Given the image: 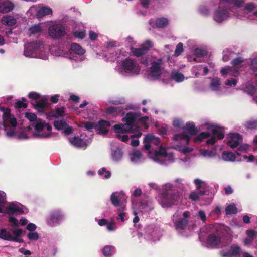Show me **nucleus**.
I'll list each match as a JSON object with an SVG mask.
<instances>
[{"label":"nucleus","instance_id":"1","mask_svg":"<svg viewBox=\"0 0 257 257\" xmlns=\"http://www.w3.org/2000/svg\"><path fill=\"white\" fill-rule=\"evenodd\" d=\"M158 198L163 207H169L178 201L179 195L178 191L172 189L171 185H165L162 192L158 194Z\"/></svg>","mask_w":257,"mask_h":257},{"label":"nucleus","instance_id":"2","mask_svg":"<svg viewBox=\"0 0 257 257\" xmlns=\"http://www.w3.org/2000/svg\"><path fill=\"white\" fill-rule=\"evenodd\" d=\"M140 112H128L125 117L123 118V119H125V124L115 125L113 126L114 130L117 133L122 134L135 132L138 130V127L135 124V122L138 117H140Z\"/></svg>","mask_w":257,"mask_h":257},{"label":"nucleus","instance_id":"3","mask_svg":"<svg viewBox=\"0 0 257 257\" xmlns=\"http://www.w3.org/2000/svg\"><path fill=\"white\" fill-rule=\"evenodd\" d=\"M63 213L59 209L51 210L46 219L47 224L50 227L59 224L64 219Z\"/></svg>","mask_w":257,"mask_h":257},{"label":"nucleus","instance_id":"4","mask_svg":"<svg viewBox=\"0 0 257 257\" xmlns=\"http://www.w3.org/2000/svg\"><path fill=\"white\" fill-rule=\"evenodd\" d=\"M162 59L161 58L158 59L157 61L151 62L149 75L154 79H158L162 74Z\"/></svg>","mask_w":257,"mask_h":257},{"label":"nucleus","instance_id":"5","mask_svg":"<svg viewBox=\"0 0 257 257\" xmlns=\"http://www.w3.org/2000/svg\"><path fill=\"white\" fill-rule=\"evenodd\" d=\"M43 46V44L37 41L28 43L25 45L24 54L27 57H33L38 50Z\"/></svg>","mask_w":257,"mask_h":257},{"label":"nucleus","instance_id":"6","mask_svg":"<svg viewBox=\"0 0 257 257\" xmlns=\"http://www.w3.org/2000/svg\"><path fill=\"white\" fill-rule=\"evenodd\" d=\"M152 46V42L149 40H147L141 46L140 48L132 47L131 51L133 55L138 57H141L145 55Z\"/></svg>","mask_w":257,"mask_h":257},{"label":"nucleus","instance_id":"7","mask_svg":"<svg viewBox=\"0 0 257 257\" xmlns=\"http://www.w3.org/2000/svg\"><path fill=\"white\" fill-rule=\"evenodd\" d=\"M48 31L49 35L54 39L60 38L65 34L64 27L60 24L50 26Z\"/></svg>","mask_w":257,"mask_h":257},{"label":"nucleus","instance_id":"8","mask_svg":"<svg viewBox=\"0 0 257 257\" xmlns=\"http://www.w3.org/2000/svg\"><path fill=\"white\" fill-rule=\"evenodd\" d=\"M46 125V122L45 121L39 118L38 119V121L35 123L34 125V128L36 130V133L34 134V136L37 138H49L51 136V133H41V132H42L45 128V125Z\"/></svg>","mask_w":257,"mask_h":257},{"label":"nucleus","instance_id":"9","mask_svg":"<svg viewBox=\"0 0 257 257\" xmlns=\"http://www.w3.org/2000/svg\"><path fill=\"white\" fill-rule=\"evenodd\" d=\"M65 107L63 106L61 107H56L54 109L51 110L46 114L47 118L50 120L53 118H59L64 116Z\"/></svg>","mask_w":257,"mask_h":257},{"label":"nucleus","instance_id":"10","mask_svg":"<svg viewBox=\"0 0 257 257\" xmlns=\"http://www.w3.org/2000/svg\"><path fill=\"white\" fill-rule=\"evenodd\" d=\"M221 5L218 10H216L214 14V19L215 21L221 23L229 17V12L227 9H221Z\"/></svg>","mask_w":257,"mask_h":257},{"label":"nucleus","instance_id":"11","mask_svg":"<svg viewBox=\"0 0 257 257\" xmlns=\"http://www.w3.org/2000/svg\"><path fill=\"white\" fill-rule=\"evenodd\" d=\"M242 136L238 133L230 134L229 139L227 142V145L231 148L237 147L242 141Z\"/></svg>","mask_w":257,"mask_h":257},{"label":"nucleus","instance_id":"12","mask_svg":"<svg viewBox=\"0 0 257 257\" xmlns=\"http://www.w3.org/2000/svg\"><path fill=\"white\" fill-rule=\"evenodd\" d=\"M110 126V123L108 121L100 120L96 124V130L99 131V133L106 135L108 133V130L106 128Z\"/></svg>","mask_w":257,"mask_h":257},{"label":"nucleus","instance_id":"13","mask_svg":"<svg viewBox=\"0 0 257 257\" xmlns=\"http://www.w3.org/2000/svg\"><path fill=\"white\" fill-rule=\"evenodd\" d=\"M207 244L212 247H217L221 242V238L214 234H209L206 239Z\"/></svg>","mask_w":257,"mask_h":257},{"label":"nucleus","instance_id":"14","mask_svg":"<svg viewBox=\"0 0 257 257\" xmlns=\"http://www.w3.org/2000/svg\"><path fill=\"white\" fill-rule=\"evenodd\" d=\"M6 213L9 215H14V214H22L24 213L23 209L19 206L11 203L10 205L6 208Z\"/></svg>","mask_w":257,"mask_h":257},{"label":"nucleus","instance_id":"15","mask_svg":"<svg viewBox=\"0 0 257 257\" xmlns=\"http://www.w3.org/2000/svg\"><path fill=\"white\" fill-rule=\"evenodd\" d=\"M173 223L176 230H184L188 225L189 221L187 219L179 218Z\"/></svg>","mask_w":257,"mask_h":257},{"label":"nucleus","instance_id":"16","mask_svg":"<svg viewBox=\"0 0 257 257\" xmlns=\"http://www.w3.org/2000/svg\"><path fill=\"white\" fill-rule=\"evenodd\" d=\"M69 140L70 143L76 147L83 148L86 146L85 142L79 137L69 138Z\"/></svg>","mask_w":257,"mask_h":257},{"label":"nucleus","instance_id":"17","mask_svg":"<svg viewBox=\"0 0 257 257\" xmlns=\"http://www.w3.org/2000/svg\"><path fill=\"white\" fill-rule=\"evenodd\" d=\"M211 131L213 136L216 137L218 139L221 140L224 138V134L222 127L217 125H212Z\"/></svg>","mask_w":257,"mask_h":257},{"label":"nucleus","instance_id":"18","mask_svg":"<svg viewBox=\"0 0 257 257\" xmlns=\"http://www.w3.org/2000/svg\"><path fill=\"white\" fill-rule=\"evenodd\" d=\"M47 103V98L44 97L40 100L37 101L36 104L34 105V107L39 112H43Z\"/></svg>","mask_w":257,"mask_h":257},{"label":"nucleus","instance_id":"19","mask_svg":"<svg viewBox=\"0 0 257 257\" xmlns=\"http://www.w3.org/2000/svg\"><path fill=\"white\" fill-rule=\"evenodd\" d=\"M106 113L108 114H112L113 116H116L120 114H123V108L121 106H110L107 108Z\"/></svg>","mask_w":257,"mask_h":257},{"label":"nucleus","instance_id":"20","mask_svg":"<svg viewBox=\"0 0 257 257\" xmlns=\"http://www.w3.org/2000/svg\"><path fill=\"white\" fill-rule=\"evenodd\" d=\"M13 4L10 1H6L0 4V12L7 13L14 9Z\"/></svg>","mask_w":257,"mask_h":257},{"label":"nucleus","instance_id":"21","mask_svg":"<svg viewBox=\"0 0 257 257\" xmlns=\"http://www.w3.org/2000/svg\"><path fill=\"white\" fill-rule=\"evenodd\" d=\"M122 65L125 71H132L136 67V64L133 60L129 58L125 59L122 62Z\"/></svg>","mask_w":257,"mask_h":257},{"label":"nucleus","instance_id":"22","mask_svg":"<svg viewBox=\"0 0 257 257\" xmlns=\"http://www.w3.org/2000/svg\"><path fill=\"white\" fill-rule=\"evenodd\" d=\"M226 3L229 5H232L237 8H240L243 6L245 0H220V4Z\"/></svg>","mask_w":257,"mask_h":257},{"label":"nucleus","instance_id":"23","mask_svg":"<svg viewBox=\"0 0 257 257\" xmlns=\"http://www.w3.org/2000/svg\"><path fill=\"white\" fill-rule=\"evenodd\" d=\"M2 22L4 25L12 26L16 24L17 21L14 17L10 15L4 16L2 18Z\"/></svg>","mask_w":257,"mask_h":257},{"label":"nucleus","instance_id":"24","mask_svg":"<svg viewBox=\"0 0 257 257\" xmlns=\"http://www.w3.org/2000/svg\"><path fill=\"white\" fill-rule=\"evenodd\" d=\"M70 51L71 53H74L79 55H83L85 53V50L82 48V47L76 43H73L71 44Z\"/></svg>","mask_w":257,"mask_h":257},{"label":"nucleus","instance_id":"25","mask_svg":"<svg viewBox=\"0 0 257 257\" xmlns=\"http://www.w3.org/2000/svg\"><path fill=\"white\" fill-rule=\"evenodd\" d=\"M175 141L185 140L186 144L188 145L190 140V137L186 134V132H183L181 134H175L173 137Z\"/></svg>","mask_w":257,"mask_h":257},{"label":"nucleus","instance_id":"26","mask_svg":"<svg viewBox=\"0 0 257 257\" xmlns=\"http://www.w3.org/2000/svg\"><path fill=\"white\" fill-rule=\"evenodd\" d=\"M167 153L166 150L162 146L160 147L158 150H155L154 152L153 159L155 161L157 160L160 157H166Z\"/></svg>","mask_w":257,"mask_h":257},{"label":"nucleus","instance_id":"27","mask_svg":"<svg viewBox=\"0 0 257 257\" xmlns=\"http://www.w3.org/2000/svg\"><path fill=\"white\" fill-rule=\"evenodd\" d=\"M115 251V248L111 245H106L102 249V253L106 257H110Z\"/></svg>","mask_w":257,"mask_h":257},{"label":"nucleus","instance_id":"28","mask_svg":"<svg viewBox=\"0 0 257 257\" xmlns=\"http://www.w3.org/2000/svg\"><path fill=\"white\" fill-rule=\"evenodd\" d=\"M244 127L249 131L257 130V120L251 119L245 122Z\"/></svg>","mask_w":257,"mask_h":257},{"label":"nucleus","instance_id":"29","mask_svg":"<svg viewBox=\"0 0 257 257\" xmlns=\"http://www.w3.org/2000/svg\"><path fill=\"white\" fill-rule=\"evenodd\" d=\"M221 85L220 79L218 77L212 79L210 84V88L213 91H217Z\"/></svg>","mask_w":257,"mask_h":257},{"label":"nucleus","instance_id":"30","mask_svg":"<svg viewBox=\"0 0 257 257\" xmlns=\"http://www.w3.org/2000/svg\"><path fill=\"white\" fill-rule=\"evenodd\" d=\"M170 77L171 79L175 80L177 82H181L184 80L183 74L176 71H173L171 72Z\"/></svg>","mask_w":257,"mask_h":257},{"label":"nucleus","instance_id":"31","mask_svg":"<svg viewBox=\"0 0 257 257\" xmlns=\"http://www.w3.org/2000/svg\"><path fill=\"white\" fill-rule=\"evenodd\" d=\"M184 128L187 130L188 133L191 135H195L198 132V130L195 127V124L193 122H187Z\"/></svg>","mask_w":257,"mask_h":257},{"label":"nucleus","instance_id":"32","mask_svg":"<svg viewBox=\"0 0 257 257\" xmlns=\"http://www.w3.org/2000/svg\"><path fill=\"white\" fill-rule=\"evenodd\" d=\"M123 156V152L120 148H117L111 153V157L113 160L115 161H118L120 160Z\"/></svg>","mask_w":257,"mask_h":257},{"label":"nucleus","instance_id":"33","mask_svg":"<svg viewBox=\"0 0 257 257\" xmlns=\"http://www.w3.org/2000/svg\"><path fill=\"white\" fill-rule=\"evenodd\" d=\"M168 24V20L164 17L157 18L155 22L156 27L159 28H163L166 27Z\"/></svg>","mask_w":257,"mask_h":257},{"label":"nucleus","instance_id":"34","mask_svg":"<svg viewBox=\"0 0 257 257\" xmlns=\"http://www.w3.org/2000/svg\"><path fill=\"white\" fill-rule=\"evenodd\" d=\"M139 208L142 211L148 212L151 211L153 208L149 205L148 201L146 200H142L139 203Z\"/></svg>","mask_w":257,"mask_h":257},{"label":"nucleus","instance_id":"35","mask_svg":"<svg viewBox=\"0 0 257 257\" xmlns=\"http://www.w3.org/2000/svg\"><path fill=\"white\" fill-rule=\"evenodd\" d=\"M223 159L226 161H234L236 159V156L234 153L231 152L224 151L222 154Z\"/></svg>","mask_w":257,"mask_h":257},{"label":"nucleus","instance_id":"36","mask_svg":"<svg viewBox=\"0 0 257 257\" xmlns=\"http://www.w3.org/2000/svg\"><path fill=\"white\" fill-rule=\"evenodd\" d=\"M154 139V135L151 134L147 135L144 139V148L146 150H149L151 141Z\"/></svg>","mask_w":257,"mask_h":257},{"label":"nucleus","instance_id":"37","mask_svg":"<svg viewBox=\"0 0 257 257\" xmlns=\"http://www.w3.org/2000/svg\"><path fill=\"white\" fill-rule=\"evenodd\" d=\"M52 13L51 8L47 7H43L37 12V16L38 17H42L47 15H49Z\"/></svg>","mask_w":257,"mask_h":257},{"label":"nucleus","instance_id":"38","mask_svg":"<svg viewBox=\"0 0 257 257\" xmlns=\"http://www.w3.org/2000/svg\"><path fill=\"white\" fill-rule=\"evenodd\" d=\"M210 134L208 132H203L196 136L194 139L195 142H201L204 139L209 138Z\"/></svg>","mask_w":257,"mask_h":257},{"label":"nucleus","instance_id":"39","mask_svg":"<svg viewBox=\"0 0 257 257\" xmlns=\"http://www.w3.org/2000/svg\"><path fill=\"white\" fill-rule=\"evenodd\" d=\"M244 91L249 94L253 95L255 93L256 89L252 84L247 83L244 88Z\"/></svg>","mask_w":257,"mask_h":257},{"label":"nucleus","instance_id":"40","mask_svg":"<svg viewBox=\"0 0 257 257\" xmlns=\"http://www.w3.org/2000/svg\"><path fill=\"white\" fill-rule=\"evenodd\" d=\"M67 126V123L62 120H57L54 122V126L57 130H62Z\"/></svg>","mask_w":257,"mask_h":257},{"label":"nucleus","instance_id":"41","mask_svg":"<svg viewBox=\"0 0 257 257\" xmlns=\"http://www.w3.org/2000/svg\"><path fill=\"white\" fill-rule=\"evenodd\" d=\"M226 215L235 214L237 213V209L234 205H229L225 208Z\"/></svg>","mask_w":257,"mask_h":257},{"label":"nucleus","instance_id":"42","mask_svg":"<svg viewBox=\"0 0 257 257\" xmlns=\"http://www.w3.org/2000/svg\"><path fill=\"white\" fill-rule=\"evenodd\" d=\"M117 193H113L110 197V200L112 204L115 207H118L120 205V201L117 195Z\"/></svg>","mask_w":257,"mask_h":257},{"label":"nucleus","instance_id":"43","mask_svg":"<svg viewBox=\"0 0 257 257\" xmlns=\"http://www.w3.org/2000/svg\"><path fill=\"white\" fill-rule=\"evenodd\" d=\"M230 251L231 256L239 255L242 253L241 248L238 246H231Z\"/></svg>","mask_w":257,"mask_h":257},{"label":"nucleus","instance_id":"44","mask_svg":"<svg viewBox=\"0 0 257 257\" xmlns=\"http://www.w3.org/2000/svg\"><path fill=\"white\" fill-rule=\"evenodd\" d=\"M11 235L9 232H7L6 229H2L0 230V238L2 239L9 240Z\"/></svg>","mask_w":257,"mask_h":257},{"label":"nucleus","instance_id":"45","mask_svg":"<svg viewBox=\"0 0 257 257\" xmlns=\"http://www.w3.org/2000/svg\"><path fill=\"white\" fill-rule=\"evenodd\" d=\"M25 117L31 122L38 121L37 115L33 113L26 112L25 114Z\"/></svg>","mask_w":257,"mask_h":257},{"label":"nucleus","instance_id":"46","mask_svg":"<svg viewBox=\"0 0 257 257\" xmlns=\"http://www.w3.org/2000/svg\"><path fill=\"white\" fill-rule=\"evenodd\" d=\"M183 43L179 42L176 46L174 55L176 57L179 56L183 51Z\"/></svg>","mask_w":257,"mask_h":257},{"label":"nucleus","instance_id":"47","mask_svg":"<svg viewBox=\"0 0 257 257\" xmlns=\"http://www.w3.org/2000/svg\"><path fill=\"white\" fill-rule=\"evenodd\" d=\"M73 35L75 38L82 39L86 36L85 30L83 31H75L73 32Z\"/></svg>","mask_w":257,"mask_h":257},{"label":"nucleus","instance_id":"48","mask_svg":"<svg viewBox=\"0 0 257 257\" xmlns=\"http://www.w3.org/2000/svg\"><path fill=\"white\" fill-rule=\"evenodd\" d=\"M96 124L90 121L84 122L83 123L84 127L88 131H90L93 128L96 130Z\"/></svg>","mask_w":257,"mask_h":257},{"label":"nucleus","instance_id":"49","mask_svg":"<svg viewBox=\"0 0 257 257\" xmlns=\"http://www.w3.org/2000/svg\"><path fill=\"white\" fill-rule=\"evenodd\" d=\"M244 61V59L242 57H238L237 58L233 59L231 61V64L232 65V66H233L234 67H236L237 66L241 64Z\"/></svg>","mask_w":257,"mask_h":257},{"label":"nucleus","instance_id":"50","mask_svg":"<svg viewBox=\"0 0 257 257\" xmlns=\"http://www.w3.org/2000/svg\"><path fill=\"white\" fill-rule=\"evenodd\" d=\"M141 153L139 150H134L131 154V160L132 161H134L137 159H139L141 157Z\"/></svg>","mask_w":257,"mask_h":257},{"label":"nucleus","instance_id":"51","mask_svg":"<svg viewBox=\"0 0 257 257\" xmlns=\"http://www.w3.org/2000/svg\"><path fill=\"white\" fill-rule=\"evenodd\" d=\"M233 69V67L226 66L221 70L220 73L222 76H224L229 74L232 71Z\"/></svg>","mask_w":257,"mask_h":257},{"label":"nucleus","instance_id":"52","mask_svg":"<svg viewBox=\"0 0 257 257\" xmlns=\"http://www.w3.org/2000/svg\"><path fill=\"white\" fill-rule=\"evenodd\" d=\"M27 236L30 240H37L39 238V235L36 232H29Z\"/></svg>","mask_w":257,"mask_h":257},{"label":"nucleus","instance_id":"53","mask_svg":"<svg viewBox=\"0 0 257 257\" xmlns=\"http://www.w3.org/2000/svg\"><path fill=\"white\" fill-rule=\"evenodd\" d=\"M42 29L39 25H35L30 28V31L32 34H36L41 32Z\"/></svg>","mask_w":257,"mask_h":257},{"label":"nucleus","instance_id":"54","mask_svg":"<svg viewBox=\"0 0 257 257\" xmlns=\"http://www.w3.org/2000/svg\"><path fill=\"white\" fill-rule=\"evenodd\" d=\"M255 8V5L252 3H249L245 5L244 10L247 11V13H250Z\"/></svg>","mask_w":257,"mask_h":257},{"label":"nucleus","instance_id":"55","mask_svg":"<svg viewBox=\"0 0 257 257\" xmlns=\"http://www.w3.org/2000/svg\"><path fill=\"white\" fill-rule=\"evenodd\" d=\"M40 95L36 92H31L28 94V97L33 100H37L40 98Z\"/></svg>","mask_w":257,"mask_h":257},{"label":"nucleus","instance_id":"56","mask_svg":"<svg viewBox=\"0 0 257 257\" xmlns=\"http://www.w3.org/2000/svg\"><path fill=\"white\" fill-rule=\"evenodd\" d=\"M194 53L198 57H203L205 55V51L201 49L196 48L194 51Z\"/></svg>","mask_w":257,"mask_h":257},{"label":"nucleus","instance_id":"57","mask_svg":"<svg viewBox=\"0 0 257 257\" xmlns=\"http://www.w3.org/2000/svg\"><path fill=\"white\" fill-rule=\"evenodd\" d=\"M15 107L17 108H26L28 106V104L22 101L19 100L15 103Z\"/></svg>","mask_w":257,"mask_h":257},{"label":"nucleus","instance_id":"58","mask_svg":"<svg viewBox=\"0 0 257 257\" xmlns=\"http://www.w3.org/2000/svg\"><path fill=\"white\" fill-rule=\"evenodd\" d=\"M116 227L115 223L114 222L111 221L109 223L107 222L106 228L109 231H112L115 229Z\"/></svg>","mask_w":257,"mask_h":257},{"label":"nucleus","instance_id":"59","mask_svg":"<svg viewBox=\"0 0 257 257\" xmlns=\"http://www.w3.org/2000/svg\"><path fill=\"white\" fill-rule=\"evenodd\" d=\"M199 11L201 14L205 16H207L209 14V9L205 6L201 7L199 9Z\"/></svg>","mask_w":257,"mask_h":257},{"label":"nucleus","instance_id":"60","mask_svg":"<svg viewBox=\"0 0 257 257\" xmlns=\"http://www.w3.org/2000/svg\"><path fill=\"white\" fill-rule=\"evenodd\" d=\"M250 68L254 71H257V58H255L251 60Z\"/></svg>","mask_w":257,"mask_h":257},{"label":"nucleus","instance_id":"61","mask_svg":"<svg viewBox=\"0 0 257 257\" xmlns=\"http://www.w3.org/2000/svg\"><path fill=\"white\" fill-rule=\"evenodd\" d=\"M73 130L72 127L69 126L67 124V126L65 127L64 128V133L65 135H69L73 133Z\"/></svg>","mask_w":257,"mask_h":257},{"label":"nucleus","instance_id":"62","mask_svg":"<svg viewBox=\"0 0 257 257\" xmlns=\"http://www.w3.org/2000/svg\"><path fill=\"white\" fill-rule=\"evenodd\" d=\"M199 197V194L195 192H191L189 195V198L193 201L197 200Z\"/></svg>","mask_w":257,"mask_h":257},{"label":"nucleus","instance_id":"63","mask_svg":"<svg viewBox=\"0 0 257 257\" xmlns=\"http://www.w3.org/2000/svg\"><path fill=\"white\" fill-rule=\"evenodd\" d=\"M237 83V80L235 79L231 78V79H228L225 83L226 85L231 86L234 85L235 86Z\"/></svg>","mask_w":257,"mask_h":257},{"label":"nucleus","instance_id":"64","mask_svg":"<svg viewBox=\"0 0 257 257\" xmlns=\"http://www.w3.org/2000/svg\"><path fill=\"white\" fill-rule=\"evenodd\" d=\"M198 215L202 221L204 222L205 221H206V216L205 213L204 211L199 210L198 212Z\"/></svg>","mask_w":257,"mask_h":257}]
</instances>
